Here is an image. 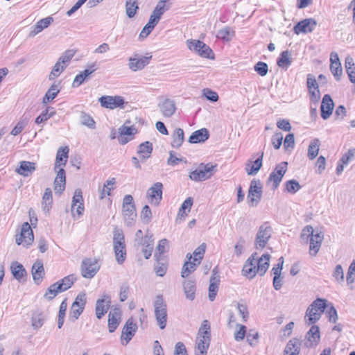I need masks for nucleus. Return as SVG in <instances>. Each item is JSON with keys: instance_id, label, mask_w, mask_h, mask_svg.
<instances>
[{"instance_id": "nucleus-1", "label": "nucleus", "mask_w": 355, "mask_h": 355, "mask_svg": "<svg viewBox=\"0 0 355 355\" xmlns=\"http://www.w3.org/2000/svg\"><path fill=\"white\" fill-rule=\"evenodd\" d=\"M211 341L210 325L208 320H204L198 330L196 338V355H206Z\"/></svg>"}, {"instance_id": "nucleus-2", "label": "nucleus", "mask_w": 355, "mask_h": 355, "mask_svg": "<svg viewBox=\"0 0 355 355\" xmlns=\"http://www.w3.org/2000/svg\"><path fill=\"white\" fill-rule=\"evenodd\" d=\"M122 215L128 226H132L135 223L137 218L136 207L133 197L130 194H127L123 197Z\"/></svg>"}, {"instance_id": "nucleus-3", "label": "nucleus", "mask_w": 355, "mask_h": 355, "mask_svg": "<svg viewBox=\"0 0 355 355\" xmlns=\"http://www.w3.org/2000/svg\"><path fill=\"white\" fill-rule=\"evenodd\" d=\"M216 165L211 163H201L197 169L189 173V178L195 182L205 181L209 179L216 172Z\"/></svg>"}, {"instance_id": "nucleus-4", "label": "nucleus", "mask_w": 355, "mask_h": 355, "mask_svg": "<svg viewBox=\"0 0 355 355\" xmlns=\"http://www.w3.org/2000/svg\"><path fill=\"white\" fill-rule=\"evenodd\" d=\"M155 317L161 329H165L167 322V306L162 295H157L154 302Z\"/></svg>"}, {"instance_id": "nucleus-5", "label": "nucleus", "mask_w": 355, "mask_h": 355, "mask_svg": "<svg viewBox=\"0 0 355 355\" xmlns=\"http://www.w3.org/2000/svg\"><path fill=\"white\" fill-rule=\"evenodd\" d=\"M114 250L118 263L121 264L125 259L126 251L123 232L114 230L113 236Z\"/></svg>"}, {"instance_id": "nucleus-6", "label": "nucleus", "mask_w": 355, "mask_h": 355, "mask_svg": "<svg viewBox=\"0 0 355 355\" xmlns=\"http://www.w3.org/2000/svg\"><path fill=\"white\" fill-rule=\"evenodd\" d=\"M188 48L200 56L209 59H214V54L210 47L203 42L196 40L187 41Z\"/></svg>"}, {"instance_id": "nucleus-7", "label": "nucleus", "mask_w": 355, "mask_h": 355, "mask_svg": "<svg viewBox=\"0 0 355 355\" xmlns=\"http://www.w3.org/2000/svg\"><path fill=\"white\" fill-rule=\"evenodd\" d=\"M272 232V229L268 223L261 225L256 235L254 242L255 248L257 249H263L265 248L271 238Z\"/></svg>"}, {"instance_id": "nucleus-8", "label": "nucleus", "mask_w": 355, "mask_h": 355, "mask_svg": "<svg viewBox=\"0 0 355 355\" xmlns=\"http://www.w3.org/2000/svg\"><path fill=\"white\" fill-rule=\"evenodd\" d=\"M262 184L259 180L251 181L248 193V199L252 207L258 205L262 197Z\"/></svg>"}, {"instance_id": "nucleus-9", "label": "nucleus", "mask_w": 355, "mask_h": 355, "mask_svg": "<svg viewBox=\"0 0 355 355\" xmlns=\"http://www.w3.org/2000/svg\"><path fill=\"white\" fill-rule=\"evenodd\" d=\"M162 194L163 184L157 182L147 190L146 198L151 205L158 206L162 200Z\"/></svg>"}, {"instance_id": "nucleus-10", "label": "nucleus", "mask_w": 355, "mask_h": 355, "mask_svg": "<svg viewBox=\"0 0 355 355\" xmlns=\"http://www.w3.org/2000/svg\"><path fill=\"white\" fill-rule=\"evenodd\" d=\"M288 163L286 162H282L277 164L274 171L270 174L267 181V184L272 183V189L275 190L280 182H282V178L287 171Z\"/></svg>"}, {"instance_id": "nucleus-11", "label": "nucleus", "mask_w": 355, "mask_h": 355, "mask_svg": "<svg viewBox=\"0 0 355 355\" xmlns=\"http://www.w3.org/2000/svg\"><path fill=\"white\" fill-rule=\"evenodd\" d=\"M100 269L98 261L92 258H87L83 260L80 270L83 277L91 279L94 277Z\"/></svg>"}, {"instance_id": "nucleus-12", "label": "nucleus", "mask_w": 355, "mask_h": 355, "mask_svg": "<svg viewBox=\"0 0 355 355\" xmlns=\"http://www.w3.org/2000/svg\"><path fill=\"white\" fill-rule=\"evenodd\" d=\"M86 304V295L84 293H80L73 302L71 311L70 318H73V321L76 320L80 314L83 312Z\"/></svg>"}, {"instance_id": "nucleus-13", "label": "nucleus", "mask_w": 355, "mask_h": 355, "mask_svg": "<svg viewBox=\"0 0 355 355\" xmlns=\"http://www.w3.org/2000/svg\"><path fill=\"white\" fill-rule=\"evenodd\" d=\"M98 101L103 107L114 110L116 107H123L125 101L120 96H103L99 98Z\"/></svg>"}, {"instance_id": "nucleus-14", "label": "nucleus", "mask_w": 355, "mask_h": 355, "mask_svg": "<svg viewBox=\"0 0 355 355\" xmlns=\"http://www.w3.org/2000/svg\"><path fill=\"white\" fill-rule=\"evenodd\" d=\"M329 303L322 298H317L312 302V324L320 319Z\"/></svg>"}, {"instance_id": "nucleus-15", "label": "nucleus", "mask_w": 355, "mask_h": 355, "mask_svg": "<svg viewBox=\"0 0 355 355\" xmlns=\"http://www.w3.org/2000/svg\"><path fill=\"white\" fill-rule=\"evenodd\" d=\"M33 239L34 236L31 225L28 222L24 223L21 226L20 236L16 238L17 244L20 245L24 242L26 245H29L32 243Z\"/></svg>"}, {"instance_id": "nucleus-16", "label": "nucleus", "mask_w": 355, "mask_h": 355, "mask_svg": "<svg viewBox=\"0 0 355 355\" xmlns=\"http://www.w3.org/2000/svg\"><path fill=\"white\" fill-rule=\"evenodd\" d=\"M84 211L83 198L82 191L80 189H76L74 192L72 204H71V213L73 217H76V214L78 218L83 215Z\"/></svg>"}, {"instance_id": "nucleus-17", "label": "nucleus", "mask_w": 355, "mask_h": 355, "mask_svg": "<svg viewBox=\"0 0 355 355\" xmlns=\"http://www.w3.org/2000/svg\"><path fill=\"white\" fill-rule=\"evenodd\" d=\"M111 304L110 297L108 295H104L103 298L98 299L96 303V315L98 319L102 317L107 312Z\"/></svg>"}, {"instance_id": "nucleus-18", "label": "nucleus", "mask_w": 355, "mask_h": 355, "mask_svg": "<svg viewBox=\"0 0 355 355\" xmlns=\"http://www.w3.org/2000/svg\"><path fill=\"white\" fill-rule=\"evenodd\" d=\"M254 256H257V253H253L246 260L242 270L243 275L248 277L249 279H252L258 273L254 261Z\"/></svg>"}, {"instance_id": "nucleus-19", "label": "nucleus", "mask_w": 355, "mask_h": 355, "mask_svg": "<svg viewBox=\"0 0 355 355\" xmlns=\"http://www.w3.org/2000/svg\"><path fill=\"white\" fill-rule=\"evenodd\" d=\"M324 239V233L322 230L312 228V257L318 254Z\"/></svg>"}, {"instance_id": "nucleus-20", "label": "nucleus", "mask_w": 355, "mask_h": 355, "mask_svg": "<svg viewBox=\"0 0 355 355\" xmlns=\"http://www.w3.org/2000/svg\"><path fill=\"white\" fill-rule=\"evenodd\" d=\"M137 329V325L133 322L132 318H129L123 328L121 340H125V345L128 344L134 336Z\"/></svg>"}, {"instance_id": "nucleus-21", "label": "nucleus", "mask_w": 355, "mask_h": 355, "mask_svg": "<svg viewBox=\"0 0 355 355\" xmlns=\"http://www.w3.org/2000/svg\"><path fill=\"white\" fill-rule=\"evenodd\" d=\"M334 107V103L331 97L329 94H325L320 106L322 118L324 120L329 119L332 114Z\"/></svg>"}, {"instance_id": "nucleus-22", "label": "nucleus", "mask_w": 355, "mask_h": 355, "mask_svg": "<svg viewBox=\"0 0 355 355\" xmlns=\"http://www.w3.org/2000/svg\"><path fill=\"white\" fill-rule=\"evenodd\" d=\"M160 112L164 117H171L176 110L175 103L170 98H165L158 104Z\"/></svg>"}, {"instance_id": "nucleus-23", "label": "nucleus", "mask_w": 355, "mask_h": 355, "mask_svg": "<svg viewBox=\"0 0 355 355\" xmlns=\"http://www.w3.org/2000/svg\"><path fill=\"white\" fill-rule=\"evenodd\" d=\"M57 172L56 177L54 180V191L55 193L61 194L65 189L66 184V175L65 171L63 168H60L55 171Z\"/></svg>"}, {"instance_id": "nucleus-24", "label": "nucleus", "mask_w": 355, "mask_h": 355, "mask_svg": "<svg viewBox=\"0 0 355 355\" xmlns=\"http://www.w3.org/2000/svg\"><path fill=\"white\" fill-rule=\"evenodd\" d=\"M217 268H214L212 270V275L210 278V284L209 286V299L214 301L217 295L219 284V276L217 275Z\"/></svg>"}, {"instance_id": "nucleus-25", "label": "nucleus", "mask_w": 355, "mask_h": 355, "mask_svg": "<svg viewBox=\"0 0 355 355\" xmlns=\"http://www.w3.org/2000/svg\"><path fill=\"white\" fill-rule=\"evenodd\" d=\"M119 142L121 144H125L131 140L130 137L136 132V129L133 126L129 127L123 125L119 129Z\"/></svg>"}, {"instance_id": "nucleus-26", "label": "nucleus", "mask_w": 355, "mask_h": 355, "mask_svg": "<svg viewBox=\"0 0 355 355\" xmlns=\"http://www.w3.org/2000/svg\"><path fill=\"white\" fill-rule=\"evenodd\" d=\"M263 153L262 152L259 157L254 160H249L245 164V171L248 175L257 174L262 166V159Z\"/></svg>"}, {"instance_id": "nucleus-27", "label": "nucleus", "mask_w": 355, "mask_h": 355, "mask_svg": "<svg viewBox=\"0 0 355 355\" xmlns=\"http://www.w3.org/2000/svg\"><path fill=\"white\" fill-rule=\"evenodd\" d=\"M270 256L269 254H263L259 259H257V256H254L257 270L261 276H263L268 269L270 266Z\"/></svg>"}, {"instance_id": "nucleus-28", "label": "nucleus", "mask_w": 355, "mask_h": 355, "mask_svg": "<svg viewBox=\"0 0 355 355\" xmlns=\"http://www.w3.org/2000/svg\"><path fill=\"white\" fill-rule=\"evenodd\" d=\"M53 21L52 17H47L38 21L33 26L29 33V37H34L44 28H47Z\"/></svg>"}, {"instance_id": "nucleus-29", "label": "nucleus", "mask_w": 355, "mask_h": 355, "mask_svg": "<svg viewBox=\"0 0 355 355\" xmlns=\"http://www.w3.org/2000/svg\"><path fill=\"white\" fill-rule=\"evenodd\" d=\"M35 162L21 161L19 167L16 169V172L24 177H28L35 171Z\"/></svg>"}, {"instance_id": "nucleus-30", "label": "nucleus", "mask_w": 355, "mask_h": 355, "mask_svg": "<svg viewBox=\"0 0 355 355\" xmlns=\"http://www.w3.org/2000/svg\"><path fill=\"white\" fill-rule=\"evenodd\" d=\"M69 150L67 146H65L63 148H60L58 150L54 167L55 171H57L60 168H63L66 165Z\"/></svg>"}, {"instance_id": "nucleus-31", "label": "nucleus", "mask_w": 355, "mask_h": 355, "mask_svg": "<svg viewBox=\"0 0 355 355\" xmlns=\"http://www.w3.org/2000/svg\"><path fill=\"white\" fill-rule=\"evenodd\" d=\"M121 311L115 309L110 311L108 315V328L110 333L114 332L119 324Z\"/></svg>"}, {"instance_id": "nucleus-32", "label": "nucleus", "mask_w": 355, "mask_h": 355, "mask_svg": "<svg viewBox=\"0 0 355 355\" xmlns=\"http://www.w3.org/2000/svg\"><path fill=\"white\" fill-rule=\"evenodd\" d=\"M209 137V131L206 128H201L193 132L189 138L191 144H197L205 141Z\"/></svg>"}, {"instance_id": "nucleus-33", "label": "nucleus", "mask_w": 355, "mask_h": 355, "mask_svg": "<svg viewBox=\"0 0 355 355\" xmlns=\"http://www.w3.org/2000/svg\"><path fill=\"white\" fill-rule=\"evenodd\" d=\"M31 272L35 282L37 284L40 283L44 275L43 263L41 261H35L32 266Z\"/></svg>"}, {"instance_id": "nucleus-34", "label": "nucleus", "mask_w": 355, "mask_h": 355, "mask_svg": "<svg viewBox=\"0 0 355 355\" xmlns=\"http://www.w3.org/2000/svg\"><path fill=\"white\" fill-rule=\"evenodd\" d=\"M186 257L188 259V261L184 263L181 272V276L183 278L188 277L189 274L195 271L196 266L200 264L198 263L197 261H193V260L192 261H191L192 259L191 254L188 253Z\"/></svg>"}, {"instance_id": "nucleus-35", "label": "nucleus", "mask_w": 355, "mask_h": 355, "mask_svg": "<svg viewBox=\"0 0 355 355\" xmlns=\"http://www.w3.org/2000/svg\"><path fill=\"white\" fill-rule=\"evenodd\" d=\"M153 144L149 141H145L138 146L137 153L141 162H145L151 155Z\"/></svg>"}, {"instance_id": "nucleus-36", "label": "nucleus", "mask_w": 355, "mask_h": 355, "mask_svg": "<svg viewBox=\"0 0 355 355\" xmlns=\"http://www.w3.org/2000/svg\"><path fill=\"white\" fill-rule=\"evenodd\" d=\"M301 342L297 338H293L288 341L285 349L284 355H298Z\"/></svg>"}, {"instance_id": "nucleus-37", "label": "nucleus", "mask_w": 355, "mask_h": 355, "mask_svg": "<svg viewBox=\"0 0 355 355\" xmlns=\"http://www.w3.org/2000/svg\"><path fill=\"white\" fill-rule=\"evenodd\" d=\"M76 280L77 278L75 275L72 274L66 276L60 281L56 282L58 285L56 288H58L61 292H64L70 288Z\"/></svg>"}, {"instance_id": "nucleus-38", "label": "nucleus", "mask_w": 355, "mask_h": 355, "mask_svg": "<svg viewBox=\"0 0 355 355\" xmlns=\"http://www.w3.org/2000/svg\"><path fill=\"white\" fill-rule=\"evenodd\" d=\"M94 71V69L86 68L85 70L80 72L75 77L72 83V87H78L80 85H81L85 81H86L89 78V76Z\"/></svg>"}, {"instance_id": "nucleus-39", "label": "nucleus", "mask_w": 355, "mask_h": 355, "mask_svg": "<svg viewBox=\"0 0 355 355\" xmlns=\"http://www.w3.org/2000/svg\"><path fill=\"white\" fill-rule=\"evenodd\" d=\"M11 272L13 277L19 282L26 275V272L24 266L18 262H13L10 267Z\"/></svg>"}, {"instance_id": "nucleus-40", "label": "nucleus", "mask_w": 355, "mask_h": 355, "mask_svg": "<svg viewBox=\"0 0 355 355\" xmlns=\"http://www.w3.org/2000/svg\"><path fill=\"white\" fill-rule=\"evenodd\" d=\"M152 56H139L135 55L134 58H130L129 67H145L149 64Z\"/></svg>"}, {"instance_id": "nucleus-41", "label": "nucleus", "mask_w": 355, "mask_h": 355, "mask_svg": "<svg viewBox=\"0 0 355 355\" xmlns=\"http://www.w3.org/2000/svg\"><path fill=\"white\" fill-rule=\"evenodd\" d=\"M297 35L311 32V19H305L298 22L293 28Z\"/></svg>"}, {"instance_id": "nucleus-42", "label": "nucleus", "mask_w": 355, "mask_h": 355, "mask_svg": "<svg viewBox=\"0 0 355 355\" xmlns=\"http://www.w3.org/2000/svg\"><path fill=\"white\" fill-rule=\"evenodd\" d=\"M183 287L186 297L189 300L195 298L196 282L193 280H187L183 283Z\"/></svg>"}, {"instance_id": "nucleus-43", "label": "nucleus", "mask_w": 355, "mask_h": 355, "mask_svg": "<svg viewBox=\"0 0 355 355\" xmlns=\"http://www.w3.org/2000/svg\"><path fill=\"white\" fill-rule=\"evenodd\" d=\"M76 53V50L74 49H68L65 51L60 57L58 62L55 64L54 67H60L61 64H68Z\"/></svg>"}, {"instance_id": "nucleus-44", "label": "nucleus", "mask_w": 355, "mask_h": 355, "mask_svg": "<svg viewBox=\"0 0 355 355\" xmlns=\"http://www.w3.org/2000/svg\"><path fill=\"white\" fill-rule=\"evenodd\" d=\"M184 131L182 128H176L173 135V141L171 146L173 148H178L181 146L184 141Z\"/></svg>"}, {"instance_id": "nucleus-45", "label": "nucleus", "mask_w": 355, "mask_h": 355, "mask_svg": "<svg viewBox=\"0 0 355 355\" xmlns=\"http://www.w3.org/2000/svg\"><path fill=\"white\" fill-rule=\"evenodd\" d=\"M59 91L58 84L53 83L43 97V103L46 104L51 101L53 100L56 97Z\"/></svg>"}, {"instance_id": "nucleus-46", "label": "nucleus", "mask_w": 355, "mask_h": 355, "mask_svg": "<svg viewBox=\"0 0 355 355\" xmlns=\"http://www.w3.org/2000/svg\"><path fill=\"white\" fill-rule=\"evenodd\" d=\"M157 263L155 266V272L157 276L163 277L167 270V263L155 254Z\"/></svg>"}, {"instance_id": "nucleus-47", "label": "nucleus", "mask_w": 355, "mask_h": 355, "mask_svg": "<svg viewBox=\"0 0 355 355\" xmlns=\"http://www.w3.org/2000/svg\"><path fill=\"white\" fill-rule=\"evenodd\" d=\"M52 202L53 198L51 189L50 188H46L42 197V204L44 211H49L50 208L51 207Z\"/></svg>"}, {"instance_id": "nucleus-48", "label": "nucleus", "mask_w": 355, "mask_h": 355, "mask_svg": "<svg viewBox=\"0 0 355 355\" xmlns=\"http://www.w3.org/2000/svg\"><path fill=\"white\" fill-rule=\"evenodd\" d=\"M332 277L336 282L343 284L345 281L344 270L341 265L338 264L332 271Z\"/></svg>"}, {"instance_id": "nucleus-49", "label": "nucleus", "mask_w": 355, "mask_h": 355, "mask_svg": "<svg viewBox=\"0 0 355 355\" xmlns=\"http://www.w3.org/2000/svg\"><path fill=\"white\" fill-rule=\"evenodd\" d=\"M28 123V118L24 117V116L19 119L16 125L13 128V129L10 132V135L13 136H17L19 135L24 128L27 125Z\"/></svg>"}, {"instance_id": "nucleus-50", "label": "nucleus", "mask_w": 355, "mask_h": 355, "mask_svg": "<svg viewBox=\"0 0 355 355\" xmlns=\"http://www.w3.org/2000/svg\"><path fill=\"white\" fill-rule=\"evenodd\" d=\"M138 8L137 0H126L125 10L128 17H133Z\"/></svg>"}, {"instance_id": "nucleus-51", "label": "nucleus", "mask_w": 355, "mask_h": 355, "mask_svg": "<svg viewBox=\"0 0 355 355\" xmlns=\"http://www.w3.org/2000/svg\"><path fill=\"white\" fill-rule=\"evenodd\" d=\"M326 309V315L328 318V320L330 322L336 323L338 320V316L337 311L334 306L333 304L329 302Z\"/></svg>"}, {"instance_id": "nucleus-52", "label": "nucleus", "mask_w": 355, "mask_h": 355, "mask_svg": "<svg viewBox=\"0 0 355 355\" xmlns=\"http://www.w3.org/2000/svg\"><path fill=\"white\" fill-rule=\"evenodd\" d=\"M53 110V108L47 107L35 119V123L40 124L52 117L55 114V112Z\"/></svg>"}, {"instance_id": "nucleus-53", "label": "nucleus", "mask_w": 355, "mask_h": 355, "mask_svg": "<svg viewBox=\"0 0 355 355\" xmlns=\"http://www.w3.org/2000/svg\"><path fill=\"white\" fill-rule=\"evenodd\" d=\"M115 178H111L107 180L103 185V187L101 191L100 198L103 199L106 196L110 195V191L113 189L111 187L115 184Z\"/></svg>"}, {"instance_id": "nucleus-54", "label": "nucleus", "mask_w": 355, "mask_h": 355, "mask_svg": "<svg viewBox=\"0 0 355 355\" xmlns=\"http://www.w3.org/2000/svg\"><path fill=\"white\" fill-rule=\"evenodd\" d=\"M277 64L279 67L283 65L289 66L291 64V53L288 51H284L280 54V57L278 58Z\"/></svg>"}, {"instance_id": "nucleus-55", "label": "nucleus", "mask_w": 355, "mask_h": 355, "mask_svg": "<svg viewBox=\"0 0 355 355\" xmlns=\"http://www.w3.org/2000/svg\"><path fill=\"white\" fill-rule=\"evenodd\" d=\"M80 123L82 125L87 126L90 128H95V121L93 118L85 112L80 113Z\"/></svg>"}, {"instance_id": "nucleus-56", "label": "nucleus", "mask_w": 355, "mask_h": 355, "mask_svg": "<svg viewBox=\"0 0 355 355\" xmlns=\"http://www.w3.org/2000/svg\"><path fill=\"white\" fill-rule=\"evenodd\" d=\"M311 241V225H306L300 234V241L302 245H307Z\"/></svg>"}, {"instance_id": "nucleus-57", "label": "nucleus", "mask_w": 355, "mask_h": 355, "mask_svg": "<svg viewBox=\"0 0 355 355\" xmlns=\"http://www.w3.org/2000/svg\"><path fill=\"white\" fill-rule=\"evenodd\" d=\"M234 35V31L230 27H225L218 31L217 37L223 40L230 41Z\"/></svg>"}, {"instance_id": "nucleus-58", "label": "nucleus", "mask_w": 355, "mask_h": 355, "mask_svg": "<svg viewBox=\"0 0 355 355\" xmlns=\"http://www.w3.org/2000/svg\"><path fill=\"white\" fill-rule=\"evenodd\" d=\"M58 286L56 282L51 285L46 290L44 297L49 300H53L58 293H62L61 291H59L58 288H56Z\"/></svg>"}, {"instance_id": "nucleus-59", "label": "nucleus", "mask_w": 355, "mask_h": 355, "mask_svg": "<svg viewBox=\"0 0 355 355\" xmlns=\"http://www.w3.org/2000/svg\"><path fill=\"white\" fill-rule=\"evenodd\" d=\"M141 220L144 223L148 224L152 219V211L148 205H144L141 211Z\"/></svg>"}, {"instance_id": "nucleus-60", "label": "nucleus", "mask_w": 355, "mask_h": 355, "mask_svg": "<svg viewBox=\"0 0 355 355\" xmlns=\"http://www.w3.org/2000/svg\"><path fill=\"white\" fill-rule=\"evenodd\" d=\"M44 324V318L42 313H35L32 316L31 324L35 329L40 328Z\"/></svg>"}, {"instance_id": "nucleus-61", "label": "nucleus", "mask_w": 355, "mask_h": 355, "mask_svg": "<svg viewBox=\"0 0 355 355\" xmlns=\"http://www.w3.org/2000/svg\"><path fill=\"white\" fill-rule=\"evenodd\" d=\"M205 252V244L200 245L199 247H198L193 252V254L194 256L193 257V261H197L198 263H200L201 260L203 258V255Z\"/></svg>"}, {"instance_id": "nucleus-62", "label": "nucleus", "mask_w": 355, "mask_h": 355, "mask_svg": "<svg viewBox=\"0 0 355 355\" xmlns=\"http://www.w3.org/2000/svg\"><path fill=\"white\" fill-rule=\"evenodd\" d=\"M346 281L347 284H352L355 282V260H354L348 269Z\"/></svg>"}, {"instance_id": "nucleus-63", "label": "nucleus", "mask_w": 355, "mask_h": 355, "mask_svg": "<svg viewBox=\"0 0 355 355\" xmlns=\"http://www.w3.org/2000/svg\"><path fill=\"white\" fill-rule=\"evenodd\" d=\"M355 157V148H350L340 158V162L347 165Z\"/></svg>"}, {"instance_id": "nucleus-64", "label": "nucleus", "mask_w": 355, "mask_h": 355, "mask_svg": "<svg viewBox=\"0 0 355 355\" xmlns=\"http://www.w3.org/2000/svg\"><path fill=\"white\" fill-rule=\"evenodd\" d=\"M300 189V184L294 180H288L286 182V189L289 193H295Z\"/></svg>"}]
</instances>
